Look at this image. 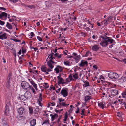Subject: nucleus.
Returning a JSON list of instances; mask_svg holds the SVG:
<instances>
[{
    "label": "nucleus",
    "instance_id": "nucleus-59",
    "mask_svg": "<svg viewBox=\"0 0 126 126\" xmlns=\"http://www.w3.org/2000/svg\"><path fill=\"white\" fill-rule=\"evenodd\" d=\"M13 40L15 41V42H20L21 41L20 40H17V39H13Z\"/></svg>",
    "mask_w": 126,
    "mask_h": 126
},
{
    "label": "nucleus",
    "instance_id": "nucleus-38",
    "mask_svg": "<svg viewBox=\"0 0 126 126\" xmlns=\"http://www.w3.org/2000/svg\"><path fill=\"white\" fill-rule=\"evenodd\" d=\"M30 89L31 90L33 93H35V90L32 86L30 85V86L29 88V91L30 90Z\"/></svg>",
    "mask_w": 126,
    "mask_h": 126
},
{
    "label": "nucleus",
    "instance_id": "nucleus-49",
    "mask_svg": "<svg viewBox=\"0 0 126 126\" xmlns=\"http://www.w3.org/2000/svg\"><path fill=\"white\" fill-rule=\"evenodd\" d=\"M85 110L84 109H83L81 111V113H80L81 115H84L85 114H84V112Z\"/></svg>",
    "mask_w": 126,
    "mask_h": 126
},
{
    "label": "nucleus",
    "instance_id": "nucleus-29",
    "mask_svg": "<svg viewBox=\"0 0 126 126\" xmlns=\"http://www.w3.org/2000/svg\"><path fill=\"white\" fill-rule=\"evenodd\" d=\"M31 83L34 87L35 90L37 91L38 90V88L37 87V85L35 83L34 81H33L32 82V83Z\"/></svg>",
    "mask_w": 126,
    "mask_h": 126
},
{
    "label": "nucleus",
    "instance_id": "nucleus-61",
    "mask_svg": "<svg viewBox=\"0 0 126 126\" xmlns=\"http://www.w3.org/2000/svg\"><path fill=\"white\" fill-rule=\"evenodd\" d=\"M61 88H59L56 91V92L57 93H59L61 90Z\"/></svg>",
    "mask_w": 126,
    "mask_h": 126
},
{
    "label": "nucleus",
    "instance_id": "nucleus-18",
    "mask_svg": "<svg viewBox=\"0 0 126 126\" xmlns=\"http://www.w3.org/2000/svg\"><path fill=\"white\" fill-rule=\"evenodd\" d=\"M5 114L7 115L9 113V108L8 105H6L5 107Z\"/></svg>",
    "mask_w": 126,
    "mask_h": 126
},
{
    "label": "nucleus",
    "instance_id": "nucleus-57",
    "mask_svg": "<svg viewBox=\"0 0 126 126\" xmlns=\"http://www.w3.org/2000/svg\"><path fill=\"white\" fill-rule=\"evenodd\" d=\"M67 118H68V116H67V112H66V113L64 114V119H67Z\"/></svg>",
    "mask_w": 126,
    "mask_h": 126
},
{
    "label": "nucleus",
    "instance_id": "nucleus-17",
    "mask_svg": "<svg viewBox=\"0 0 126 126\" xmlns=\"http://www.w3.org/2000/svg\"><path fill=\"white\" fill-rule=\"evenodd\" d=\"M18 99L22 102L26 101L24 95H20Z\"/></svg>",
    "mask_w": 126,
    "mask_h": 126
},
{
    "label": "nucleus",
    "instance_id": "nucleus-31",
    "mask_svg": "<svg viewBox=\"0 0 126 126\" xmlns=\"http://www.w3.org/2000/svg\"><path fill=\"white\" fill-rule=\"evenodd\" d=\"M6 27L9 29L10 30L12 29L13 28V27L10 24L9 22H7V24L6 25Z\"/></svg>",
    "mask_w": 126,
    "mask_h": 126
},
{
    "label": "nucleus",
    "instance_id": "nucleus-41",
    "mask_svg": "<svg viewBox=\"0 0 126 126\" xmlns=\"http://www.w3.org/2000/svg\"><path fill=\"white\" fill-rule=\"evenodd\" d=\"M13 46V44H10L9 45H8V46H7V48L9 49H11L12 48V47Z\"/></svg>",
    "mask_w": 126,
    "mask_h": 126
},
{
    "label": "nucleus",
    "instance_id": "nucleus-8",
    "mask_svg": "<svg viewBox=\"0 0 126 126\" xmlns=\"http://www.w3.org/2000/svg\"><path fill=\"white\" fill-rule=\"evenodd\" d=\"M26 101L30 99L31 97V94L30 92L29 91H26L24 94Z\"/></svg>",
    "mask_w": 126,
    "mask_h": 126
},
{
    "label": "nucleus",
    "instance_id": "nucleus-32",
    "mask_svg": "<svg viewBox=\"0 0 126 126\" xmlns=\"http://www.w3.org/2000/svg\"><path fill=\"white\" fill-rule=\"evenodd\" d=\"M22 5H23L24 6L27 7L28 8H29L31 9L33 8L34 7V6L33 5H26V4H24L23 3H22Z\"/></svg>",
    "mask_w": 126,
    "mask_h": 126
},
{
    "label": "nucleus",
    "instance_id": "nucleus-48",
    "mask_svg": "<svg viewBox=\"0 0 126 126\" xmlns=\"http://www.w3.org/2000/svg\"><path fill=\"white\" fill-rule=\"evenodd\" d=\"M106 37H107L106 36H105V37L103 36H101L99 38H102L104 40H106L107 39Z\"/></svg>",
    "mask_w": 126,
    "mask_h": 126
},
{
    "label": "nucleus",
    "instance_id": "nucleus-4",
    "mask_svg": "<svg viewBox=\"0 0 126 126\" xmlns=\"http://www.w3.org/2000/svg\"><path fill=\"white\" fill-rule=\"evenodd\" d=\"M30 85L28 83L25 81H23L21 83V86L22 88L27 91H29Z\"/></svg>",
    "mask_w": 126,
    "mask_h": 126
},
{
    "label": "nucleus",
    "instance_id": "nucleus-11",
    "mask_svg": "<svg viewBox=\"0 0 126 126\" xmlns=\"http://www.w3.org/2000/svg\"><path fill=\"white\" fill-rule=\"evenodd\" d=\"M54 54H55L53 53L52 51H51V54H50L49 55L48 58L47 60H47L49 58V59H50L49 60H51V62H52L53 63H54L55 62L54 61H53L55 59V58L54 57H53V55H54Z\"/></svg>",
    "mask_w": 126,
    "mask_h": 126
},
{
    "label": "nucleus",
    "instance_id": "nucleus-60",
    "mask_svg": "<svg viewBox=\"0 0 126 126\" xmlns=\"http://www.w3.org/2000/svg\"><path fill=\"white\" fill-rule=\"evenodd\" d=\"M52 69H51V68H48V69H47V70L48 72H49L50 71H52Z\"/></svg>",
    "mask_w": 126,
    "mask_h": 126
},
{
    "label": "nucleus",
    "instance_id": "nucleus-22",
    "mask_svg": "<svg viewBox=\"0 0 126 126\" xmlns=\"http://www.w3.org/2000/svg\"><path fill=\"white\" fill-rule=\"evenodd\" d=\"M118 81L121 83L126 82V77H122L118 80Z\"/></svg>",
    "mask_w": 126,
    "mask_h": 126
},
{
    "label": "nucleus",
    "instance_id": "nucleus-34",
    "mask_svg": "<svg viewBox=\"0 0 126 126\" xmlns=\"http://www.w3.org/2000/svg\"><path fill=\"white\" fill-rule=\"evenodd\" d=\"M41 69L42 71L46 72L47 70V68L44 65L41 68Z\"/></svg>",
    "mask_w": 126,
    "mask_h": 126
},
{
    "label": "nucleus",
    "instance_id": "nucleus-58",
    "mask_svg": "<svg viewBox=\"0 0 126 126\" xmlns=\"http://www.w3.org/2000/svg\"><path fill=\"white\" fill-rule=\"evenodd\" d=\"M0 10H5L6 9L4 7H0Z\"/></svg>",
    "mask_w": 126,
    "mask_h": 126
},
{
    "label": "nucleus",
    "instance_id": "nucleus-33",
    "mask_svg": "<svg viewBox=\"0 0 126 126\" xmlns=\"http://www.w3.org/2000/svg\"><path fill=\"white\" fill-rule=\"evenodd\" d=\"M122 97L126 99V89L125 91L122 94Z\"/></svg>",
    "mask_w": 126,
    "mask_h": 126
},
{
    "label": "nucleus",
    "instance_id": "nucleus-5",
    "mask_svg": "<svg viewBox=\"0 0 126 126\" xmlns=\"http://www.w3.org/2000/svg\"><path fill=\"white\" fill-rule=\"evenodd\" d=\"M61 94L64 97L67 96L68 94V89L66 88H63L61 91Z\"/></svg>",
    "mask_w": 126,
    "mask_h": 126
},
{
    "label": "nucleus",
    "instance_id": "nucleus-7",
    "mask_svg": "<svg viewBox=\"0 0 126 126\" xmlns=\"http://www.w3.org/2000/svg\"><path fill=\"white\" fill-rule=\"evenodd\" d=\"M87 61L84 60H82L80 63L79 64L78 66L80 67H82L87 66Z\"/></svg>",
    "mask_w": 126,
    "mask_h": 126
},
{
    "label": "nucleus",
    "instance_id": "nucleus-37",
    "mask_svg": "<svg viewBox=\"0 0 126 126\" xmlns=\"http://www.w3.org/2000/svg\"><path fill=\"white\" fill-rule=\"evenodd\" d=\"M73 76L75 79H77L78 78V75L77 73H73Z\"/></svg>",
    "mask_w": 126,
    "mask_h": 126
},
{
    "label": "nucleus",
    "instance_id": "nucleus-25",
    "mask_svg": "<svg viewBox=\"0 0 126 126\" xmlns=\"http://www.w3.org/2000/svg\"><path fill=\"white\" fill-rule=\"evenodd\" d=\"M63 63L65 65L68 66H71L72 64V62L70 63L69 61H64Z\"/></svg>",
    "mask_w": 126,
    "mask_h": 126
},
{
    "label": "nucleus",
    "instance_id": "nucleus-52",
    "mask_svg": "<svg viewBox=\"0 0 126 126\" xmlns=\"http://www.w3.org/2000/svg\"><path fill=\"white\" fill-rule=\"evenodd\" d=\"M37 38L40 41H42V38L39 36H37Z\"/></svg>",
    "mask_w": 126,
    "mask_h": 126
},
{
    "label": "nucleus",
    "instance_id": "nucleus-35",
    "mask_svg": "<svg viewBox=\"0 0 126 126\" xmlns=\"http://www.w3.org/2000/svg\"><path fill=\"white\" fill-rule=\"evenodd\" d=\"M29 113L30 115L32 114L33 112V110L32 107H29Z\"/></svg>",
    "mask_w": 126,
    "mask_h": 126
},
{
    "label": "nucleus",
    "instance_id": "nucleus-64",
    "mask_svg": "<svg viewBox=\"0 0 126 126\" xmlns=\"http://www.w3.org/2000/svg\"><path fill=\"white\" fill-rule=\"evenodd\" d=\"M123 62L125 64H126V59H125L123 60Z\"/></svg>",
    "mask_w": 126,
    "mask_h": 126
},
{
    "label": "nucleus",
    "instance_id": "nucleus-13",
    "mask_svg": "<svg viewBox=\"0 0 126 126\" xmlns=\"http://www.w3.org/2000/svg\"><path fill=\"white\" fill-rule=\"evenodd\" d=\"M74 79L73 78L72 75L70 74L69 75L68 77L66 79L65 81H66V84H67L70 81L72 80L74 81Z\"/></svg>",
    "mask_w": 126,
    "mask_h": 126
},
{
    "label": "nucleus",
    "instance_id": "nucleus-14",
    "mask_svg": "<svg viewBox=\"0 0 126 126\" xmlns=\"http://www.w3.org/2000/svg\"><path fill=\"white\" fill-rule=\"evenodd\" d=\"M59 103L57 104V107L61 108V107H64L66 105V104L64 102H58Z\"/></svg>",
    "mask_w": 126,
    "mask_h": 126
},
{
    "label": "nucleus",
    "instance_id": "nucleus-23",
    "mask_svg": "<svg viewBox=\"0 0 126 126\" xmlns=\"http://www.w3.org/2000/svg\"><path fill=\"white\" fill-rule=\"evenodd\" d=\"M98 106L101 108L102 109H103L104 108V107L105 106V104L104 102H98Z\"/></svg>",
    "mask_w": 126,
    "mask_h": 126
},
{
    "label": "nucleus",
    "instance_id": "nucleus-47",
    "mask_svg": "<svg viewBox=\"0 0 126 126\" xmlns=\"http://www.w3.org/2000/svg\"><path fill=\"white\" fill-rule=\"evenodd\" d=\"M38 104L40 106H42V104L41 102V101L39 100H38Z\"/></svg>",
    "mask_w": 126,
    "mask_h": 126
},
{
    "label": "nucleus",
    "instance_id": "nucleus-27",
    "mask_svg": "<svg viewBox=\"0 0 126 126\" xmlns=\"http://www.w3.org/2000/svg\"><path fill=\"white\" fill-rule=\"evenodd\" d=\"M87 22L88 24V26L89 27L93 28L94 27V24L89 21V20H88L87 21Z\"/></svg>",
    "mask_w": 126,
    "mask_h": 126
},
{
    "label": "nucleus",
    "instance_id": "nucleus-44",
    "mask_svg": "<svg viewBox=\"0 0 126 126\" xmlns=\"http://www.w3.org/2000/svg\"><path fill=\"white\" fill-rule=\"evenodd\" d=\"M84 28L87 31H89L91 30V29H90V28L88 27H84Z\"/></svg>",
    "mask_w": 126,
    "mask_h": 126
},
{
    "label": "nucleus",
    "instance_id": "nucleus-28",
    "mask_svg": "<svg viewBox=\"0 0 126 126\" xmlns=\"http://www.w3.org/2000/svg\"><path fill=\"white\" fill-rule=\"evenodd\" d=\"M17 119L19 120L23 121L25 119V117L23 116H18L17 117Z\"/></svg>",
    "mask_w": 126,
    "mask_h": 126
},
{
    "label": "nucleus",
    "instance_id": "nucleus-26",
    "mask_svg": "<svg viewBox=\"0 0 126 126\" xmlns=\"http://www.w3.org/2000/svg\"><path fill=\"white\" fill-rule=\"evenodd\" d=\"M54 56L55 57H57V58H58V59L61 58H62V57L63 58V54H58L57 53H56L55 54Z\"/></svg>",
    "mask_w": 126,
    "mask_h": 126
},
{
    "label": "nucleus",
    "instance_id": "nucleus-10",
    "mask_svg": "<svg viewBox=\"0 0 126 126\" xmlns=\"http://www.w3.org/2000/svg\"><path fill=\"white\" fill-rule=\"evenodd\" d=\"M73 55L75 56L74 58L77 63H78L80 59V55H77V54L75 53H73Z\"/></svg>",
    "mask_w": 126,
    "mask_h": 126
},
{
    "label": "nucleus",
    "instance_id": "nucleus-51",
    "mask_svg": "<svg viewBox=\"0 0 126 126\" xmlns=\"http://www.w3.org/2000/svg\"><path fill=\"white\" fill-rule=\"evenodd\" d=\"M18 1V0H10V1L13 2L14 3H15L17 2Z\"/></svg>",
    "mask_w": 126,
    "mask_h": 126
},
{
    "label": "nucleus",
    "instance_id": "nucleus-63",
    "mask_svg": "<svg viewBox=\"0 0 126 126\" xmlns=\"http://www.w3.org/2000/svg\"><path fill=\"white\" fill-rule=\"evenodd\" d=\"M93 67L95 69H97V66L96 65H94L93 66Z\"/></svg>",
    "mask_w": 126,
    "mask_h": 126
},
{
    "label": "nucleus",
    "instance_id": "nucleus-46",
    "mask_svg": "<svg viewBox=\"0 0 126 126\" xmlns=\"http://www.w3.org/2000/svg\"><path fill=\"white\" fill-rule=\"evenodd\" d=\"M62 117V115H61L60 116H59L58 119V120L57 122L58 123H59L60 121V120L61 119Z\"/></svg>",
    "mask_w": 126,
    "mask_h": 126
},
{
    "label": "nucleus",
    "instance_id": "nucleus-6",
    "mask_svg": "<svg viewBox=\"0 0 126 126\" xmlns=\"http://www.w3.org/2000/svg\"><path fill=\"white\" fill-rule=\"evenodd\" d=\"M57 78L58 79V84H62L63 85L64 84H66V81L64 79H63L61 77L60 75L58 76Z\"/></svg>",
    "mask_w": 126,
    "mask_h": 126
},
{
    "label": "nucleus",
    "instance_id": "nucleus-45",
    "mask_svg": "<svg viewBox=\"0 0 126 126\" xmlns=\"http://www.w3.org/2000/svg\"><path fill=\"white\" fill-rule=\"evenodd\" d=\"M91 52L89 51H87L86 52V54H85V57H87L88 56L89 54H91Z\"/></svg>",
    "mask_w": 126,
    "mask_h": 126
},
{
    "label": "nucleus",
    "instance_id": "nucleus-24",
    "mask_svg": "<svg viewBox=\"0 0 126 126\" xmlns=\"http://www.w3.org/2000/svg\"><path fill=\"white\" fill-rule=\"evenodd\" d=\"M36 120L35 119H33L30 122L31 126H34L36 124Z\"/></svg>",
    "mask_w": 126,
    "mask_h": 126
},
{
    "label": "nucleus",
    "instance_id": "nucleus-56",
    "mask_svg": "<svg viewBox=\"0 0 126 126\" xmlns=\"http://www.w3.org/2000/svg\"><path fill=\"white\" fill-rule=\"evenodd\" d=\"M30 35H31V37H29L31 38H32V37L34 36V33L32 32L30 33Z\"/></svg>",
    "mask_w": 126,
    "mask_h": 126
},
{
    "label": "nucleus",
    "instance_id": "nucleus-43",
    "mask_svg": "<svg viewBox=\"0 0 126 126\" xmlns=\"http://www.w3.org/2000/svg\"><path fill=\"white\" fill-rule=\"evenodd\" d=\"M12 76V73H10L7 79L8 80H10L11 79V76Z\"/></svg>",
    "mask_w": 126,
    "mask_h": 126
},
{
    "label": "nucleus",
    "instance_id": "nucleus-16",
    "mask_svg": "<svg viewBox=\"0 0 126 126\" xmlns=\"http://www.w3.org/2000/svg\"><path fill=\"white\" fill-rule=\"evenodd\" d=\"M18 112L19 114L22 115L25 112V110L24 108L22 107L19 109Z\"/></svg>",
    "mask_w": 126,
    "mask_h": 126
},
{
    "label": "nucleus",
    "instance_id": "nucleus-40",
    "mask_svg": "<svg viewBox=\"0 0 126 126\" xmlns=\"http://www.w3.org/2000/svg\"><path fill=\"white\" fill-rule=\"evenodd\" d=\"M44 87L45 88H47L48 87L49 85L47 83H44L43 85Z\"/></svg>",
    "mask_w": 126,
    "mask_h": 126
},
{
    "label": "nucleus",
    "instance_id": "nucleus-20",
    "mask_svg": "<svg viewBox=\"0 0 126 126\" xmlns=\"http://www.w3.org/2000/svg\"><path fill=\"white\" fill-rule=\"evenodd\" d=\"M111 94L113 95H116L118 93V91L116 89H112L110 91Z\"/></svg>",
    "mask_w": 126,
    "mask_h": 126
},
{
    "label": "nucleus",
    "instance_id": "nucleus-54",
    "mask_svg": "<svg viewBox=\"0 0 126 126\" xmlns=\"http://www.w3.org/2000/svg\"><path fill=\"white\" fill-rule=\"evenodd\" d=\"M64 99H63L62 98L59 99V101L60 102H63L64 101Z\"/></svg>",
    "mask_w": 126,
    "mask_h": 126
},
{
    "label": "nucleus",
    "instance_id": "nucleus-1",
    "mask_svg": "<svg viewBox=\"0 0 126 126\" xmlns=\"http://www.w3.org/2000/svg\"><path fill=\"white\" fill-rule=\"evenodd\" d=\"M106 40H102L101 42L99 43L100 45L103 47L107 46L109 44V42L111 44L115 42V41L112 38L108 37H106Z\"/></svg>",
    "mask_w": 126,
    "mask_h": 126
},
{
    "label": "nucleus",
    "instance_id": "nucleus-9",
    "mask_svg": "<svg viewBox=\"0 0 126 126\" xmlns=\"http://www.w3.org/2000/svg\"><path fill=\"white\" fill-rule=\"evenodd\" d=\"M2 123L1 125V126H9L7 123V120L5 117H2Z\"/></svg>",
    "mask_w": 126,
    "mask_h": 126
},
{
    "label": "nucleus",
    "instance_id": "nucleus-2",
    "mask_svg": "<svg viewBox=\"0 0 126 126\" xmlns=\"http://www.w3.org/2000/svg\"><path fill=\"white\" fill-rule=\"evenodd\" d=\"M7 18H10V15L8 14L5 12H2L0 14V18L2 20H6Z\"/></svg>",
    "mask_w": 126,
    "mask_h": 126
},
{
    "label": "nucleus",
    "instance_id": "nucleus-39",
    "mask_svg": "<svg viewBox=\"0 0 126 126\" xmlns=\"http://www.w3.org/2000/svg\"><path fill=\"white\" fill-rule=\"evenodd\" d=\"M49 120H45L43 122L42 125L45 124V125H47L48 124H49Z\"/></svg>",
    "mask_w": 126,
    "mask_h": 126
},
{
    "label": "nucleus",
    "instance_id": "nucleus-42",
    "mask_svg": "<svg viewBox=\"0 0 126 126\" xmlns=\"http://www.w3.org/2000/svg\"><path fill=\"white\" fill-rule=\"evenodd\" d=\"M84 83L85 84V87H86L87 86H89V83L87 81H85L84 82Z\"/></svg>",
    "mask_w": 126,
    "mask_h": 126
},
{
    "label": "nucleus",
    "instance_id": "nucleus-30",
    "mask_svg": "<svg viewBox=\"0 0 126 126\" xmlns=\"http://www.w3.org/2000/svg\"><path fill=\"white\" fill-rule=\"evenodd\" d=\"M7 38L6 34L4 33L2 35H0V39H6Z\"/></svg>",
    "mask_w": 126,
    "mask_h": 126
},
{
    "label": "nucleus",
    "instance_id": "nucleus-15",
    "mask_svg": "<svg viewBox=\"0 0 126 126\" xmlns=\"http://www.w3.org/2000/svg\"><path fill=\"white\" fill-rule=\"evenodd\" d=\"M99 45H94L92 47V49L94 51H96L98 50L99 49Z\"/></svg>",
    "mask_w": 126,
    "mask_h": 126
},
{
    "label": "nucleus",
    "instance_id": "nucleus-12",
    "mask_svg": "<svg viewBox=\"0 0 126 126\" xmlns=\"http://www.w3.org/2000/svg\"><path fill=\"white\" fill-rule=\"evenodd\" d=\"M54 70L56 71V73H58L59 71L61 72L62 71L63 68L61 66L58 65L56 68L54 69Z\"/></svg>",
    "mask_w": 126,
    "mask_h": 126
},
{
    "label": "nucleus",
    "instance_id": "nucleus-50",
    "mask_svg": "<svg viewBox=\"0 0 126 126\" xmlns=\"http://www.w3.org/2000/svg\"><path fill=\"white\" fill-rule=\"evenodd\" d=\"M10 80H8L7 83V87H9L10 86Z\"/></svg>",
    "mask_w": 126,
    "mask_h": 126
},
{
    "label": "nucleus",
    "instance_id": "nucleus-21",
    "mask_svg": "<svg viewBox=\"0 0 126 126\" xmlns=\"http://www.w3.org/2000/svg\"><path fill=\"white\" fill-rule=\"evenodd\" d=\"M51 60H49V61L47 62V64L48 67L52 69L54 67V66L52 64V63H53L51 62Z\"/></svg>",
    "mask_w": 126,
    "mask_h": 126
},
{
    "label": "nucleus",
    "instance_id": "nucleus-3",
    "mask_svg": "<svg viewBox=\"0 0 126 126\" xmlns=\"http://www.w3.org/2000/svg\"><path fill=\"white\" fill-rule=\"evenodd\" d=\"M108 76L110 78L112 79H117L119 77V75L118 74L113 72H110L109 73Z\"/></svg>",
    "mask_w": 126,
    "mask_h": 126
},
{
    "label": "nucleus",
    "instance_id": "nucleus-62",
    "mask_svg": "<svg viewBox=\"0 0 126 126\" xmlns=\"http://www.w3.org/2000/svg\"><path fill=\"white\" fill-rule=\"evenodd\" d=\"M100 79H104V78L102 75H101L100 76Z\"/></svg>",
    "mask_w": 126,
    "mask_h": 126
},
{
    "label": "nucleus",
    "instance_id": "nucleus-55",
    "mask_svg": "<svg viewBox=\"0 0 126 126\" xmlns=\"http://www.w3.org/2000/svg\"><path fill=\"white\" fill-rule=\"evenodd\" d=\"M5 24V22L0 20V24L2 25H3Z\"/></svg>",
    "mask_w": 126,
    "mask_h": 126
},
{
    "label": "nucleus",
    "instance_id": "nucleus-36",
    "mask_svg": "<svg viewBox=\"0 0 126 126\" xmlns=\"http://www.w3.org/2000/svg\"><path fill=\"white\" fill-rule=\"evenodd\" d=\"M91 99V96H86L85 97V101H87Z\"/></svg>",
    "mask_w": 126,
    "mask_h": 126
},
{
    "label": "nucleus",
    "instance_id": "nucleus-19",
    "mask_svg": "<svg viewBox=\"0 0 126 126\" xmlns=\"http://www.w3.org/2000/svg\"><path fill=\"white\" fill-rule=\"evenodd\" d=\"M50 115L51 117V120L52 121L54 120L58 116V114L56 113L54 115H53L52 114H50Z\"/></svg>",
    "mask_w": 126,
    "mask_h": 126
},
{
    "label": "nucleus",
    "instance_id": "nucleus-53",
    "mask_svg": "<svg viewBox=\"0 0 126 126\" xmlns=\"http://www.w3.org/2000/svg\"><path fill=\"white\" fill-rule=\"evenodd\" d=\"M97 36L96 35H94L93 36L92 38L94 39H96L97 38Z\"/></svg>",
    "mask_w": 126,
    "mask_h": 126
}]
</instances>
